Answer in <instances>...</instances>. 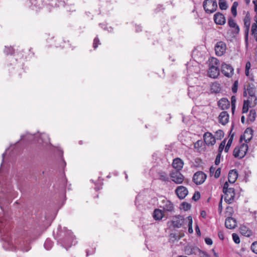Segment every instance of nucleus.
<instances>
[{"label":"nucleus","instance_id":"1","mask_svg":"<svg viewBox=\"0 0 257 257\" xmlns=\"http://www.w3.org/2000/svg\"><path fill=\"white\" fill-rule=\"evenodd\" d=\"M37 236V233L31 230L24 232L22 237L15 241L13 244L11 237L8 234H4L2 236L4 240L3 244L5 250L16 251L17 248L24 252H27L31 249L30 243Z\"/></svg>","mask_w":257,"mask_h":257},{"label":"nucleus","instance_id":"2","mask_svg":"<svg viewBox=\"0 0 257 257\" xmlns=\"http://www.w3.org/2000/svg\"><path fill=\"white\" fill-rule=\"evenodd\" d=\"M53 235L57 240V244L66 250L77 242L72 232L66 227L62 228L60 225L58 227L56 234L54 232Z\"/></svg>","mask_w":257,"mask_h":257},{"label":"nucleus","instance_id":"3","mask_svg":"<svg viewBox=\"0 0 257 257\" xmlns=\"http://www.w3.org/2000/svg\"><path fill=\"white\" fill-rule=\"evenodd\" d=\"M27 140L28 141H33L41 145L43 147H46L49 145L52 146L50 142V138L48 135L43 133L41 135H32L27 133L21 136V140Z\"/></svg>","mask_w":257,"mask_h":257},{"label":"nucleus","instance_id":"4","mask_svg":"<svg viewBox=\"0 0 257 257\" xmlns=\"http://www.w3.org/2000/svg\"><path fill=\"white\" fill-rule=\"evenodd\" d=\"M247 150V145L246 143H243L234 149L233 155L234 158L241 159L245 156Z\"/></svg>","mask_w":257,"mask_h":257},{"label":"nucleus","instance_id":"5","mask_svg":"<svg viewBox=\"0 0 257 257\" xmlns=\"http://www.w3.org/2000/svg\"><path fill=\"white\" fill-rule=\"evenodd\" d=\"M25 5L29 9L38 11L44 6V0H25Z\"/></svg>","mask_w":257,"mask_h":257},{"label":"nucleus","instance_id":"6","mask_svg":"<svg viewBox=\"0 0 257 257\" xmlns=\"http://www.w3.org/2000/svg\"><path fill=\"white\" fill-rule=\"evenodd\" d=\"M203 7L206 13H213L217 8V2L216 0H204L203 3Z\"/></svg>","mask_w":257,"mask_h":257},{"label":"nucleus","instance_id":"7","mask_svg":"<svg viewBox=\"0 0 257 257\" xmlns=\"http://www.w3.org/2000/svg\"><path fill=\"white\" fill-rule=\"evenodd\" d=\"M246 91L248 94V100L253 102V106L255 105L257 103V97L255 95L256 89L254 85L253 84H249L247 86L246 91L245 90L243 92L244 96H246Z\"/></svg>","mask_w":257,"mask_h":257},{"label":"nucleus","instance_id":"8","mask_svg":"<svg viewBox=\"0 0 257 257\" xmlns=\"http://www.w3.org/2000/svg\"><path fill=\"white\" fill-rule=\"evenodd\" d=\"M159 206L166 212L172 213L174 211V206L173 203L166 198H163L160 202Z\"/></svg>","mask_w":257,"mask_h":257},{"label":"nucleus","instance_id":"9","mask_svg":"<svg viewBox=\"0 0 257 257\" xmlns=\"http://www.w3.org/2000/svg\"><path fill=\"white\" fill-rule=\"evenodd\" d=\"M171 180L176 184H181L184 180V176L178 171L173 170L170 174Z\"/></svg>","mask_w":257,"mask_h":257},{"label":"nucleus","instance_id":"10","mask_svg":"<svg viewBox=\"0 0 257 257\" xmlns=\"http://www.w3.org/2000/svg\"><path fill=\"white\" fill-rule=\"evenodd\" d=\"M245 41L247 44L248 42V33L250 26V17L249 12H247L243 19Z\"/></svg>","mask_w":257,"mask_h":257},{"label":"nucleus","instance_id":"11","mask_svg":"<svg viewBox=\"0 0 257 257\" xmlns=\"http://www.w3.org/2000/svg\"><path fill=\"white\" fill-rule=\"evenodd\" d=\"M215 54L218 56H221L224 55L226 50V45L223 41L217 42L214 47Z\"/></svg>","mask_w":257,"mask_h":257},{"label":"nucleus","instance_id":"12","mask_svg":"<svg viewBox=\"0 0 257 257\" xmlns=\"http://www.w3.org/2000/svg\"><path fill=\"white\" fill-rule=\"evenodd\" d=\"M206 175L202 171L196 172L193 177V181L196 185H200L204 182Z\"/></svg>","mask_w":257,"mask_h":257},{"label":"nucleus","instance_id":"13","mask_svg":"<svg viewBox=\"0 0 257 257\" xmlns=\"http://www.w3.org/2000/svg\"><path fill=\"white\" fill-rule=\"evenodd\" d=\"M185 222L184 217L180 215L173 217L171 221L172 224L174 228H180L184 225Z\"/></svg>","mask_w":257,"mask_h":257},{"label":"nucleus","instance_id":"14","mask_svg":"<svg viewBox=\"0 0 257 257\" xmlns=\"http://www.w3.org/2000/svg\"><path fill=\"white\" fill-rule=\"evenodd\" d=\"M234 69L232 67L225 63L221 65V72L227 77H231L233 74Z\"/></svg>","mask_w":257,"mask_h":257},{"label":"nucleus","instance_id":"15","mask_svg":"<svg viewBox=\"0 0 257 257\" xmlns=\"http://www.w3.org/2000/svg\"><path fill=\"white\" fill-rule=\"evenodd\" d=\"M225 195L224 200L228 204H231L234 199L235 190L234 189L230 187L228 190L224 193Z\"/></svg>","mask_w":257,"mask_h":257},{"label":"nucleus","instance_id":"16","mask_svg":"<svg viewBox=\"0 0 257 257\" xmlns=\"http://www.w3.org/2000/svg\"><path fill=\"white\" fill-rule=\"evenodd\" d=\"M175 193L180 199H183L188 193L187 189L183 186L177 187Z\"/></svg>","mask_w":257,"mask_h":257},{"label":"nucleus","instance_id":"17","mask_svg":"<svg viewBox=\"0 0 257 257\" xmlns=\"http://www.w3.org/2000/svg\"><path fill=\"white\" fill-rule=\"evenodd\" d=\"M204 141L207 146H213L216 143L215 138L209 132H206L203 136Z\"/></svg>","mask_w":257,"mask_h":257},{"label":"nucleus","instance_id":"18","mask_svg":"<svg viewBox=\"0 0 257 257\" xmlns=\"http://www.w3.org/2000/svg\"><path fill=\"white\" fill-rule=\"evenodd\" d=\"M214 22L218 25H223L226 23V19L224 16L221 13H216L213 17Z\"/></svg>","mask_w":257,"mask_h":257},{"label":"nucleus","instance_id":"19","mask_svg":"<svg viewBox=\"0 0 257 257\" xmlns=\"http://www.w3.org/2000/svg\"><path fill=\"white\" fill-rule=\"evenodd\" d=\"M199 87L198 86H191L188 87V94L189 96L192 99H194L200 94V92L198 91Z\"/></svg>","mask_w":257,"mask_h":257},{"label":"nucleus","instance_id":"20","mask_svg":"<svg viewBox=\"0 0 257 257\" xmlns=\"http://www.w3.org/2000/svg\"><path fill=\"white\" fill-rule=\"evenodd\" d=\"M208 75L210 77L216 78L219 74V69L216 66H209L208 70Z\"/></svg>","mask_w":257,"mask_h":257},{"label":"nucleus","instance_id":"21","mask_svg":"<svg viewBox=\"0 0 257 257\" xmlns=\"http://www.w3.org/2000/svg\"><path fill=\"white\" fill-rule=\"evenodd\" d=\"M185 252L188 255H197L199 252V248L196 246L188 245L185 247Z\"/></svg>","mask_w":257,"mask_h":257},{"label":"nucleus","instance_id":"22","mask_svg":"<svg viewBox=\"0 0 257 257\" xmlns=\"http://www.w3.org/2000/svg\"><path fill=\"white\" fill-rule=\"evenodd\" d=\"M240 233L243 236L250 237L252 235V231L245 225H241L239 228Z\"/></svg>","mask_w":257,"mask_h":257},{"label":"nucleus","instance_id":"23","mask_svg":"<svg viewBox=\"0 0 257 257\" xmlns=\"http://www.w3.org/2000/svg\"><path fill=\"white\" fill-rule=\"evenodd\" d=\"M252 132L251 128H247L244 131L243 135L241 136L240 140H242L243 138L246 144L249 142L252 138Z\"/></svg>","mask_w":257,"mask_h":257},{"label":"nucleus","instance_id":"24","mask_svg":"<svg viewBox=\"0 0 257 257\" xmlns=\"http://www.w3.org/2000/svg\"><path fill=\"white\" fill-rule=\"evenodd\" d=\"M225 226L228 229L234 228L236 226V220L232 217H227L225 219Z\"/></svg>","mask_w":257,"mask_h":257},{"label":"nucleus","instance_id":"25","mask_svg":"<svg viewBox=\"0 0 257 257\" xmlns=\"http://www.w3.org/2000/svg\"><path fill=\"white\" fill-rule=\"evenodd\" d=\"M219 122L222 125H225L229 119V115L226 111L221 112L218 117Z\"/></svg>","mask_w":257,"mask_h":257},{"label":"nucleus","instance_id":"26","mask_svg":"<svg viewBox=\"0 0 257 257\" xmlns=\"http://www.w3.org/2000/svg\"><path fill=\"white\" fill-rule=\"evenodd\" d=\"M218 105L222 110H225L229 107L230 102L227 98H222L218 101Z\"/></svg>","mask_w":257,"mask_h":257},{"label":"nucleus","instance_id":"27","mask_svg":"<svg viewBox=\"0 0 257 257\" xmlns=\"http://www.w3.org/2000/svg\"><path fill=\"white\" fill-rule=\"evenodd\" d=\"M238 177V173L236 170H231L229 171L228 176V182L231 183H234Z\"/></svg>","mask_w":257,"mask_h":257},{"label":"nucleus","instance_id":"28","mask_svg":"<svg viewBox=\"0 0 257 257\" xmlns=\"http://www.w3.org/2000/svg\"><path fill=\"white\" fill-rule=\"evenodd\" d=\"M172 166L176 170L179 171L183 168V162L180 158H177L174 159Z\"/></svg>","mask_w":257,"mask_h":257},{"label":"nucleus","instance_id":"29","mask_svg":"<svg viewBox=\"0 0 257 257\" xmlns=\"http://www.w3.org/2000/svg\"><path fill=\"white\" fill-rule=\"evenodd\" d=\"M164 213L162 210L156 209L153 212V216L155 220H160L164 216Z\"/></svg>","mask_w":257,"mask_h":257},{"label":"nucleus","instance_id":"30","mask_svg":"<svg viewBox=\"0 0 257 257\" xmlns=\"http://www.w3.org/2000/svg\"><path fill=\"white\" fill-rule=\"evenodd\" d=\"M210 91L212 93H218L221 91L220 85L217 82H214L211 85Z\"/></svg>","mask_w":257,"mask_h":257},{"label":"nucleus","instance_id":"31","mask_svg":"<svg viewBox=\"0 0 257 257\" xmlns=\"http://www.w3.org/2000/svg\"><path fill=\"white\" fill-rule=\"evenodd\" d=\"M256 111L254 109H251L247 118V121L251 122H253L256 118Z\"/></svg>","mask_w":257,"mask_h":257},{"label":"nucleus","instance_id":"32","mask_svg":"<svg viewBox=\"0 0 257 257\" xmlns=\"http://www.w3.org/2000/svg\"><path fill=\"white\" fill-rule=\"evenodd\" d=\"M250 103L253 104V102H251V101L248 99L244 101L242 107L243 113H246L248 111L249 107L250 106L249 104Z\"/></svg>","mask_w":257,"mask_h":257},{"label":"nucleus","instance_id":"33","mask_svg":"<svg viewBox=\"0 0 257 257\" xmlns=\"http://www.w3.org/2000/svg\"><path fill=\"white\" fill-rule=\"evenodd\" d=\"M4 52L6 55H12L14 53L15 50L12 46H5Z\"/></svg>","mask_w":257,"mask_h":257},{"label":"nucleus","instance_id":"34","mask_svg":"<svg viewBox=\"0 0 257 257\" xmlns=\"http://www.w3.org/2000/svg\"><path fill=\"white\" fill-rule=\"evenodd\" d=\"M53 246V242L49 238H47L44 244V246L46 250H50Z\"/></svg>","mask_w":257,"mask_h":257},{"label":"nucleus","instance_id":"35","mask_svg":"<svg viewBox=\"0 0 257 257\" xmlns=\"http://www.w3.org/2000/svg\"><path fill=\"white\" fill-rule=\"evenodd\" d=\"M56 153H57V154L58 155L60 156L61 160L62 161V166L63 167H65L66 166V163L64 161V158H63V150H61L59 148H57Z\"/></svg>","mask_w":257,"mask_h":257},{"label":"nucleus","instance_id":"36","mask_svg":"<svg viewBox=\"0 0 257 257\" xmlns=\"http://www.w3.org/2000/svg\"><path fill=\"white\" fill-rule=\"evenodd\" d=\"M159 179L164 182L169 181V178L165 172H160L159 174Z\"/></svg>","mask_w":257,"mask_h":257},{"label":"nucleus","instance_id":"37","mask_svg":"<svg viewBox=\"0 0 257 257\" xmlns=\"http://www.w3.org/2000/svg\"><path fill=\"white\" fill-rule=\"evenodd\" d=\"M4 218L0 219V233H5V232L7 231V228H5L6 222H4Z\"/></svg>","mask_w":257,"mask_h":257},{"label":"nucleus","instance_id":"38","mask_svg":"<svg viewBox=\"0 0 257 257\" xmlns=\"http://www.w3.org/2000/svg\"><path fill=\"white\" fill-rule=\"evenodd\" d=\"M187 219V221L188 222V232L189 233H192L193 232V230L192 228V218L191 216H189L186 218Z\"/></svg>","mask_w":257,"mask_h":257},{"label":"nucleus","instance_id":"39","mask_svg":"<svg viewBox=\"0 0 257 257\" xmlns=\"http://www.w3.org/2000/svg\"><path fill=\"white\" fill-rule=\"evenodd\" d=\"M238 6V3L234 2L231 7V12L234 17H235L237 15V7Z\"/></svg>","mask_w":257,"mask_h":257},{"label":"nucleus","instance_id":"40","mask_svg":"<svg viewBox=\"0 0 257 257\" xmlns=\"http://www.w3.org/2000/svg\"><path fill=\"white\" fill-rule=\"evenodd\" d=\"M100 177H99L98 180L96 182H94L93 180H91V181L92 182L94 183L95 185V190L97 191L98 190H99L100 189H101V186L103 185L102 180H101V181H99Z\"/></svg>","mask_w":257,"mask_h":257},{"label":"nucleus","instance_id":"41","mask_svg":"<svg viewBox=\"0 0 257 257\" xmlns=\"http://www.w3.org/2000/svg\"><path fill=\"white\" fill-rule=\"evenodd\" d=\"M218 5L221 10H226L227 9V5L225 0H219Z\"/></svg>","mask_w":257,"mask_h":257},{"label":"nucleus","instance_id":"42","mask_svg":"<svg viewBox=\"0 0 257 257\" xmlns=\"http://www.w3.org/2000/svg\"><path fill=\"white\" fill-rule=\"evenodd\" d=\"M233 135H232L230 138L229 139V140H228V142H227V143L226 144V146H225V149H224V151L225 153H227L230 149V147L231 145V144L232 143V141H233Z\"/></svg>","mask_w":257,"mask_h":257},{"label":"nucleus","instance_id":"43","mask_svg":"<svg viewBox=\"0 0 257 257\" xmlns=\"http://www.w3.org/2000/svg\"><path fill=\"white\" fill-rule=\"evenodd\" d=\"M219 61L216 58H212L209 62V66H216L218 67Z\"/></svg>","mask_w":257,"mask_h":257},{"label":"nucleus","instance_id":"44","mask_svg":"<svg viewBox=\"0 0 257 257\" xmlns=\"http://www.w3.org/2000/svg\"><path fill=\"white\" fill-rule=\"evenodd\" d=\"M191 205L190 204L184 202L181 204V208L185 211H187L190 209Z\"/></svg>","mask_w":257,"mask_h":257},{"label":"nucleus","instance_id":"45","mask_svg":"<svg viewBox=\"0 0 257 257\" xmlns=\"http://www.w3.org/2000/svg\"><path fill=\"white\" fill-rule=\"evenodd\" d=\"M224 136V132L221 130H219L217 131L215 133V138L217 140H221Z\"/></svg>","mask_w":257,"mask_h":257},{"label":"nucleus","instance_id":"46","mask_svg":"<svg viewBox=\"0 0 257 257\" xmlns=\"http://www.w3.org/2000/svg\"><path fill=\"white\" fill-rule=\"evenodd\" d=\"M226 143V140H224L219 145L218 148V153L221 154L223 150L225 149V146Z\"/></svg>","mask_w":257,"mask_h":257},{"label":"nucleus","instance_id":"47","mask_svg":"<svg viewBox=\"0 0 257 257\" xmlns=\"http://www.w3.org/2000/svg\"><path fill=\"white\" fill-rule=\"evenodd\" d=\"M236 23L235 21L231 17H229L228 19V25L231 28L232 27L236 26Z\"/></svg>","mask_w":257,"mask_h":257},{"label":"nucleus","instance_id":"48","mask_svg":"<svg viewBox=\"0 0 257 257\" xmlns=\"http://www.w3.org/2000/svg\"><path fill=\"white\" fill-rule=\"evenodd\" d=\"M232 239L235 243H236V244L239 243L240 238L239 237V236L237 234L234 233L232 234Z\"/></svg>","mask_w":257,"mask_h":257},{"label":"nucleus","instance_id":"49","mask_svg":"<svg viewBox=\"0 0 257 257\" xmlns=\"http://www.w3.org/2000/svg\"><path fill=\"white\" fill-rule=\"evenodd\" d=\"M100 44L99 40L97 37L94 38L93 43V47L94 49H96L98 45Z\"/></svg>","mask_w":257,"mask_h":257},{"label":"nucleus","instance_id":"50","mask_svg":"<svg viewBox=\"0 0 257 257\" xmlns=\"http://www.w3.org/2000/svg\"><path fill=\"white\" fill-rule=\"evenodd\" d=\"M251 67V64L250 62L248 61L246 62L245 64V73L246 76H249V70Z\"/></svg>","mask_w":257,"mask_h":257},{"label":"nucleus","instance_id":"51","mask_svg":"<svg viewBox=\"0 0 257 257\" xmlns=\"http://www.w3.org/2000/svg\"><path fill=\"white\" fill-rule=\"evenodd\" d=\"M232 29V33L235 35L238 34L240 31V29L237 24H236V26L232 27L231 28Z\"/></svg>","mask_w":257,"mask_h":257},{"label":"nucleus","instance_id":"52","mask_svg":"<svg viewBox=\"0 0 257 257\" xmlns=\"http://www.w3.org/2000/svg\"><path fill=\"white\" fill-rule=\"evenodd\" d=\"M238 88V81H235L232 86V91L233 93H235L237 92Z\"/></svg>","mask_w":257,"mask_h":257},{"label":"nucleus","instance_id":"53","mask_svg":"<svg viewBox=\"0 0 257 257\" xmlns=\"http://www.w3.org/2000/svg\"><path fill=\"white\" fill-rule=\"evenodd\" d=\"M200 194L199 192L196 191L194 194V195L192 197V199L195 201H197L200 199Z\"/></svg>","mask_w":257,"mask_h":257},{"label":"nucleus","instance_id":"54","mask_svg":"<svg viewBox=\"0 0 257 257\" xmlns=\"http://www.w3.org/2000/svg\"><path fill=\"white\" fill-rule=\"evenodd\" d=\"M251 249L254 253L257 254V241L252 243L251 245Z\"/></svg>","mask_w":257,"mask_h":257},{"label":"nucleus","instance_id":"55","mask_svg":"<svg viewBox=\"0 0 257 257\" xmlns=\"http://www.w3.org/2000/svg\"><path fill=\"white\" fill-rule=\"evenodd\" d=\"M254 22L252 24L251 29L254 30L257 28V16H254L253 17Z\"/></svg>","mask_w":257,"mask_h":257},{"label":"nucleus","instance_id":"56","mask_svg":"<svg viewBox=\"0 0 257 257\" xmlns=\"http://www.w3.org/2000/svg\"><path fill=\"white\" fill-rule=\"evenodd\" d=\"M197 255L199 257H209L208 254L206 252L202 251L200 249Z\"/></svg>","mask_w":257,"mask_h":257},{"label":"nucleus","instance_id":"57","mask_svg":"<svg viewBox=\"0 0 257 257\" xmlns=\"http://www.w3.org/2000/svg\"><path fill=\"white\" fill-rule=\"evenodd\" d=\"M251 35L253 36L255 40L257 42V28L254 30H253V29H251Z\"/></svg>","mask_w":257,"mask_h":257},{"label":"nucleus","instance_id":"58","mask_svg":"<svg viewBox=\"0 0 257 257\" xmlns=\"http://www.w3.org/2000/svg\"><path fill=\"white\" fill-rule=\"evenodd\" d=\"M221 155V154L218 153L215 160V164L216 165H218L220 163Z\"/></svg>","mask_w":257,"mask_h":257},{"label":"nucleus","instance_id":"59","mask_svg":"<svg viewBox=\"0 0 257 257\" xmlns=\"http://www.w3.org/2000/svg\"><path fill=\"white\" fill-rule=\"evenodd\" d=\"M230 187H229V185L227 182H226L223 185V192L225 193V191L228 190Z\"/></svg>","mask_w":257,"mask_h":257},{"label":"nucleus","instance_id":"60","mask_svg":"<svg viewBox=\"0 0 257 257\" xmlns=\"http://www.w3.org/2000/svg\"><path fill=\"white\" fill-rule=\"evenodd\" d=\"M205 243L208 245H212L213 243V241L210 238L207 237L205 239Z\"/></svg>","mask_w":257,"mask_h":257},{"label":"nucleus","instance_id":"61","mask_svg":"<svg viewBox=\"0 0 257 257\" xmlns=\"http://www.w3.org/2000/svg\"><path fill=\"white\" fill-rule=\"evenodd\" d=\"M220 168H218L216 170H215L214 177L215 178H218L220 175Z\"/></svg>","mask_w":257,"mask_h":257},{"label":"nucleus","instance_id":"62","mask_svg":"<svg viewBox=\"0 0 257 257\" xmlns=\"http://www.w3.org/2000/svg\"><path fill=\"white\" fill-rule=\"evenodd\" d=\"M222 197L221 198L218 205V211L220 213L221 212L222 210Z\"/></svg>","mask_w":257,"mask_h":257},{"label":"nucleus","instance_id":"63","mask_svg":"<svg viewBox=\"0 0 257 257\" xmlns=\"http://www.w3.org/2000/svg\"><path fill=\"white\" fill-rule=\"evenodd\" d=\"M218 235L220 239L223 240L224 239V234L223 231H219L218 233Z\"/></svg>","mask_w":257,"mask_h":257},{"label":"nucleus","instance_id":"64","mask_svg":"<svg viewBox=\"0 0 257 257\" xmlns=\"http://www.w3.org/2000/svg\"><path fill=\"white\" fill-rule=\"evenodd\" d=\"M170 236L171 237V238H174V240H178L180 238L179 237H178V236L176 235V234L174 233H171Z\"/></svg>","mask_w":257,"mask_h":257}]
</instances>
